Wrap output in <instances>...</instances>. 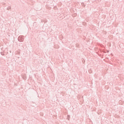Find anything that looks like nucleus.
Masks as SVG:
<instances>
[{
  "instance_id": "nucleus-1",
  "label": "nucleus",
  "mask_w": 124,
  "mask_h": 124,
  "mask_svg": "<svg viewBox=\"0 0 124 124\" xmlns=\"http://www.w3.org/2000/svg\"><path fill=\"white\" fill-rule=\"evenodd\" d=\"M18 40L19 42H23L24 41V36H19L18 38Z\"/></svg>"
},
{
  "instance_id": "nucleus-2",
  "label": "nucleus",
  "mask_w": 124,
  "mask_h": 124,
  "mask_svg": "<svg viewBox=\"0 0 124 124\" xmlns=\"http://www.w3.org/2000/svg\"><path fill=\"white\" fill-rule=\"evenodd\" d=\"M11 9V6H9L7 8V10H10Z\"/></svg>"
},
{
  "instance_id": "nucleus-3",
  "label": "nucleus",
  "mask_w": 124,
  "mask_h": 124,
  "mask_svg": "<svg viewBox=\"0 0 124 124\" xmlns=\"http://www.w3.org/2000/svg\"><path fill=\"white\" fill-rule=\"evenodd\" d=\"M89 73H92V70H91V69L89 70Z\"/></svg>"
},
{
  "instance_id": "nucleus-4",
  "label": "nucleus",
  "mask_w": 124,
  "mask_h": 124,
  "mask_svg": "<svg viewBox=\"0 0 124 124\" xmlns=\"http://www.w3.org/2000/svg\"><path fill=\"white\" fill-rule=\"evenodd\" d=\"M3 5H5V3H3Z\"/></svg>"
},
{
  "instance_id": "nucleus-5",
  "label": "nucleus",
  "mask_w": 124,
  "mask_h": 124,
  "mask_svg": "<svg viewBox=\"0 0 124 124\" xmlns=\"http://www.w3.org/2000/svg\"><path fill=\"white\" fill-rule=\"evenodd\" d=\"M1 55H2V56H3V55H4V54H1Z\"/></svg>"
},
{
  "instance_id": "nucleus-6",
  "label": "nucleus",
  "mask_w": 124,
  "mask_h": 124,
  "mask_svg": "<svg viewBox=\"0 0 124 124\" xmlns=\"http://www.w3.org/2000/svg\"><path fill=\"white\" fill-rule=\"evenodd\" d=\"M1 55H2V56H3V55H4V54H1Z\"/></svg>"
}]
</instances>
